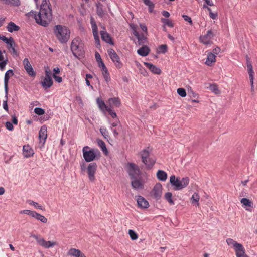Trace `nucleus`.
Listing matches in <instances>:
<instances>
[{"label": "nucleus", "mask_w": 257, "mask_h": 257, "mask_svg": "<svg viewBox=\"0 0 257 257\" xmlns=\"http://www.w3.org/2000/svg\"><path fill=\"white\" fill-rule=\"evenodd\" d=\"M133 31V34L137 38V43L139 45H144L147 42V35L144 33H139L137 30V26L134 24L130 25Z\"/></svg>", "instance_id": "6e6552de"}, {"label": "nucleus", "mask_w": 257, "mask_h": 257, "mask_svg": "<svg viewBox=\"0 0 257 257\" xmlns=\"http://www.w3.org/2000/svg\"><path fill=\"white\" fill-rule=\"evenodd\" d=\"M27 203L31 205H33L35 208L43 210V207L41 205H39L38 203L35 202L32 200H29Z\"/></svg>", "instance_id": "37998d69"}, {"label": "nucleus", "mask_w": 257, "mask_h": 257, "mask_svg": "<svg viewBox=\"0 0 257 257\" xmlns=\"http://www.w3.org/2000/svg\"><path fill=\"white\" fill-rule=\"evenodd\" d=\"M177 91L178 94L181 97H184L186 96V92L185 89L184 88H179L177 89Z\"/></svg>", "instance_id": "de8ad7c7"}, {"label": "nucleus", "mask_w": 257, "mask_h": 257, "mask_svg": "<svg viewBox=\"0 0 257 257\" xmlns=\"http://www.w3.org/2000/svg\"><path fill=\"white\" fill-rule=\"evenodd\" d=\"M90 23L93 31V36L95 39V42L96 45V47L98 48L100 47V40L98 36V32L97 30V26L94 19L91 17L90 19Z\"/></svg>", "instance_id": "9b49d317"}, {"label": "nucleus", "mask_w": 257, "mask_h": 257, "mask_svg": "<svg viewBox=\"0 0 257 257\" xmlns=\"http://www.w3.org/2000/svg\"><path fill=\"white\" fill-rule=\"evenodd\" d=\"M137 203L139 207L142 208H147L149 206L148 202L143 197L139 196L137 199Z\"/></svg>", "instance_id": "b1692460"}, {"label": "nucleus", "mask_w": 257, "mask_h": 257, "mask_svg": "<svg viewBox=\"0 0 257 257\" xmlns=\"http://www.w3.org/2000/svg\"><path fill=\"white\" fill-rule=\"evenodd\" d=\"M53 78L55 81L58 83H61L62 81V78L61 77L58 76L55 74H53Z\"/></svg>", "instance_id": "052dcab7"}, {"label": "nucleus", "mask_w": 257, "mask_h": 257, "mask_svg": "<svg viewBox=\"0 0 257 257\" xmlns=\"http://www.w3.org/2000/svg\"><path fill=\"white\" fill-rule=\"evenodd\" d=\"M23 64L25 70L28 75L30 76L35 77L36 73L34 72L31 64H30L28 58H25L23 60Z\"/></svg>", "instance_id": "dca6fc26"}, {"label": "nucleus", "mask_w": 257, "mask_h": 257, "mask_svg": "<svg viewBox=\"0 0 257 257\" xmlns=\"http://www.w3.org/2000/svg\"><path fill=\"white\" fill-rule=\"evenodd\" d=\"M150 49L146 45H143L141 48L137 50L139 55L142 56H146L150 52Z\"/></svg>", "instance_id": "cd10ccee"}, {"label": "nucleus", "mask_w": 257, "mask_h": 257, "mask_svg": "<svg viewBox=\"0 0 257 257\" xmlns=\"http://www.w3.org/2000/svg\"><path fill=\"white\" fill-rule=\"evenodd\" d=\"M95 58H96V59L97 61L98 62V64L100 62H102L101 57H100V55L98 52L95 53Z\"/></svg>", "instance_id": "e2e57ef3"}, {"label": "nucleus", "mask_w": 257, "mask_h": 257, "mask_svg": "<svg viewBox=\"0 0 257 257\" xmlns=\"http://www.w3.org/2000/svg\"><path fill=\"white\" fill-rule=\"evenodd\" d=\"M246 65L247 67V71L249 74V77H254V72L253 70V67L252 66L251 61H250V59L247 56H246Z\"/></svg>", "instance_id": "c85d7f7f"}, {"label": "nucleus", "mask_w": 257, "mask_h": 257, "mask_svg": "<svg viewBox=\"0 0 257 257\" xmlns=\"http://www.w3.org/2000/svg\"><path fill=\"white\" fill-rule=\"evenodd\" d=\"M182 17L183 18L184 20L185 21L188 22L190 25L193 24V22L191 17L186 15H183Z\"/></svg>", "instance_id": "603ef678"}, {"label": "nucleus", "mask_w": 257, "mask_h": 257, "mask_svg": "<svg viewBox=\"0 0 257 257\" xmlns=\"http://www.w3.org/2000/svg\"><path fill=\"white\" fill-rule=\"evenodd\" d=\"M13 74H14V73H13V70L10 69V70H8L6 72L5 75L4 85H5V92L6 93V98L7 97V95L8 90V85L9 80L10 78L12 76H13Z\"/></svg>", "instance_id": "aec40b11"}, {"label": "nucleus", "mask_w": 257, "mask_h": 257, "mask_svg": "<svg viewBox=\"0 0 257 257\" xmlns=\"http://www.w3.org/2000/svg\"><path fill=\"white\" fill-rule=\"evenodd\" d=\"M54 33L57 39L62 43L67 42L69 39L70 31L65 26L61 25L55 26Z\"/></svg>", "instance_id": "f03ea898"}, {"label": "nucleus", "mask_w": 257, "mask_h": 257, "mask_svg": "<svg viewBox=\"0 0 257 257\" xmlns=\"http://www.w3.org/2000/svg\"><path fill=\"white\" fill-rule=\"evenodd\" d=\"M220 51V48L219 47H216L215 48H214L213 50V52L212 53H213L214 54H218Z\"/></svg>", "instance_id": "338daca9"}, {"label": "nucleus", "mask_w": 257, "mask_h": 257, "mask_svg": "<svg viewBox=\"0 0 257 257\" xmlns=\"http://www.w3.org/2000/svg\"><path fill=\"white\" fill-rule=\"evenodd\" d=\"M97 169V165L95 163H90L87 168V173L89 179L90 181H94L95 178V174Z\"/></svg>", "instance_id": "f8f14e48"}, {"label": "nucleus", "mask_w": 257, "mask_h": 257, "mask_svg": "<svg viewBox=\"0 0 257 257\" xmlns=\"http://www.w3.org/2000/svg\"><path fill=\"white\" fill-rule=\"evenodd\" d=\"M171 184L175 187V190H181L186 187L189 183V179L188 177L183 178L181 180L176 178L175 175H172L170 178Z\"/></svg>", "instance_id": "39448f33"}, {"label": "nucleus", "mask_w": 257, "mask_h": 257, "mask_svg": "<svg viewBox=\"0 0 257 257\" xmlns=\"http://www.w3.org/2000/svg\"><path fill=\"white\" fill-rule=\"evenodd\" d=\"M6 53L5 50H0V61L5 60L4 54Z\"/></svg>", "instance_id": "0e129e2a"}, {"label": "nucleus", "mask_w": 257, "mask_h": 257, "mask_svg": "<svg viewBox=\"0 0 257 257\" xmlns=\"http://www.w3.org/2000/svg\"><path fill=\"white\" fill-rule=\"evenodd\" d=\"M109 107L111 109L113 107H119L121 104L120 100L118 97H113L109 98L107 101Z\"/></svg>", "instance_id": "a211bd4d"}, {"label": "nucleus", "mask_w": 257, "mask_h": 257, "mask_svg": "<svg viewBox=\"0 0 257 257\" xmlns=\"http://www.w3.org/2000/svg\"><path fill=\"white\" fill-rule=\"evenodd\" d=\"M96 12L98 16L102 17L104 15V12L102 9V5L98 4L96 6Z\"/></svg>", "instance_id": "79ce46f5"}, {"label": "nucleus", "mask_w": 257, "mask_h": 257, "mask_svg": "<svg viewBox=\"0 0 257 257\" xmlns=\"http://www.w3.org/2000/svg\"><path fill=\"white\" fill-rule=\"evenodd\" d=\"M79 251L80 250L79 249L71 248L68 251L67 255L73 257H76Z\"/></svg>", "instance_id": "4c0bfd02"}, {"label": "nucleus", "mask_w": 257, "mask_h": 257, "mask_svg": "<svg viewBox=\"0 0 257 257\" xmlns=\"http://www.w3.org/2000/svg\"><path fill=\"white\" fill-rule=\"evenodd\" d=\"M33 218H35L38 220L40 221L41 222L46 223L47 222V219L43 215L39 214L36 212L35 214L34 215Z\"/></svg>", "instance_id": "f704fd0d"}, {"label": "nucleus", "mask_w": 257, "mask_h": 257, "mask_svg": "<svg viewBox=\"0 0 257 257\" xmlns=\"http://www.w3.org/2000/svg\"><path fill=\"white\" fill-rule=\"evenodd\" d=\"M209 89L215 94H219L220 93V91L219 89L218 85L215 83L210 84Z\"/></svg>", "instance_id": "c9c22d12"}, {"label": "nucleus", "mask_w": 257, "mask_h": 257, "mask_svg": "<svg viewBox=\"0 0 257 257\" xmlns=\"http://www.w3.org/2000/svg\"><path fill=\"white\" fill-rule=\"evenodd\" d=\"M200 199V196L197 193H194L192 196L190 200L192 204H195L197 206H199V201Z\"/></svg>", "instance_id": "2f4dec72"}, {"label": "nucleus", "mask_w": 257, "mask_h": 257, "mask_svg": "<svg viewBox=\"0 0 257 257\" xmlns=\"http://www.w3.org/2000/svg\"><path fill=\"white\" fill-rule=\"evenodd\" d=\"M99 67L102 71V74L107 84L110 82L111 78L108 69L103 62L99 63Z\"/></svg>", "instance_id": "2eb2a0df"}, {"label": "nucleus", "mask_w": 257, "mask_h": 257, "mask_svg": "<svg viewBox=\"0 0 257 257\" xmlns=\"http://www.w3.org/2000/svg\"><path fill=\"white\" fill-rule=\"evenodd\" d=\"M128 234L132 240H136L138 238V234L132 230H128Z\"/></svg>", "instance_id": "49530a36"}, {"label": "nucleus", "mask_w": 257, "mask_h": 257, "mask_svg": "<svg viewBox=\"0 0 257 257\" xmlns=\"http://www.w3.org/2000/svg\"><path fill=\"white\" fill-rule=\"evenodd\" d=\"M226 241L229 246L234 249L236 257H249L246 254L245 249L242 244L230 238H227Z\"/></svg>", "instance_id": "7ed1b4c3"}, {"label": "nucleus", "mask_w": 257, "mask_h": 257, "mask_svg": "<svg viewBox=\"0 0 257 257\" xmlns=\"http://www.w3.org/2000/svg\"><path fill=\"white\" fill-rule=\"evenodd\" d=\"M160 51L162 53H165L167 51V47L166 45H161L160 47Z\"/></svg>", "instance_id": "6e6d98bb"}, {"label": "nucleus", "mask_w": 257, "mask_h": 257, "mask_svg": "<svg viewBox=\"0 0 257 257\" xmlns=\"http://www.w3.org/2000/svg\"><path fill=\"white\" fill-rule=\"evenodd\" d=\"M53 82L51 77H45L41 82V84L44 89H47L52 86Z\"/></svg>", "instance_id": "412c9836"}, {"label": "nucleus", "mask_w": 257, "mask_h": 257, "mask_svg": "<svg viewBox=\"0 0 257 257\" xmlns=\"http://www.w3.org/2000/svg\"><path fill=\"white\" fill-rule=\"evenodd\" d=\"M98 145L100 147V148L101 149L102 151L104 153V154L105 155H107L108 154V150L106 147V145L104 141L101 140H99L97 141Z\"/></svg>", "instance_id": "72a5a7b5"}, {"label": "nucleus", "mask_w": 257, "mask_h": 257, "mask_svg": "<svg viewBox=\"0 0 257 257\" xmlns=\"http://www.w3.org/2000/svg\"><path fill=\"white\" fill-rule=\"evenodd\" d=\"M166 200L170 205H174V202L172 199V194L171 192H167L165 194Z\"/></svg>", "instance_id": "58836bf2"}, {"label": "nucleus", "mask_w": 257, "mask_h": 257, "mask_svg": "<svg viewBox=\"0 0 257 257\" xmlns=\"http://www.w3.org/2000/svg\"><path fill=\"white\" fill-rule=\"evenodd\" d=\"M6 4L15 6H19L20 5V2L19 0H7Z\"/></svg>", "instance_id": "a18cd8bd"}, {"label": "nucleus", "mask_w": 257, "mask_h": 257, "mask_svg": "<svg viewBox=\"0 0 257 257\" xmlns=\"http://www.w3.org/2000/svg\"><path fill=\"white\" fill-rule=\"evenodd\" d=\"M143 163L146 165L147 169H151L156 162V160L153 158L149 157L147 159H145Z\"/></svg>", "instance_id": "bb28decb"}, {"label": "nucleus", "mask_w": 257, "mask_h": 257, "mask_svg": "<svg viewBox=\"0 0 257 257\" xmlns=\"http://www.w3.org/2000/svg\"><path fill=\"white\" fill-rule=\"evenodd\" d=\"M3 108L6 111H8V106L7 104V99L6 100L4 101L3 102Z\"/></svg>", "instance_id": "69168bd1"}, {"label": "nucleus", "mask_w": 257, "mask_h": 257, "mask_svg": "<svg viewBox=\"0 0 257 257\" xmlns=\"http://www.w3.org/2000/svg\"><path fill=\"white\" fill-rule=\"evenodd\" d=\"M161 22L169 27L172 28L174 27V23H173L172 21L169 19L162 18Z\"/></svg>", "instance_id": "a19ab883"}, {"label": "nucleus", "mask_w": 257, "mask_h": 257, "mask_svg": "<svg viewBox=\"0 0 257 257\" xmlns=\"http://www.w3.org/2000/svg\"><path fill=\"white\" fill-rule=\"evenodd\" d=\"M5 43L8 45V46L12 47V45H15L14 41L12 37L8 38V41H6Z\"/></svg>", "instance_id": "5fc2aeb1"}, {"label": "nucleus", "mask_w": 257, "mask_h": 257, "mask_svg": "<svg viewBox=\"0 0 257 257\" xmlns=\"http://www.w3.org/2000/svg\"><path fill=\"white\" fill-rule=\"evenodd\" d=\"M36 212L34 211H31L30 210H23L20 212V214H25L28 215H30V216L33 217L34 215L35 214Z\"/></svg>", "instance_id": "c03bdc74"}, {"label": "nucleus", "mask_w": 257, "mask_h": 257, "mask_svg": "<svg viewBox=\"0 0 257 257\" xmlns=\"http://www.w3.org/2000/svg\"><path fill=\"white\" fill-rule=\"evenodd\" d=\"M209 16L211 18L214 20L217 19L218 14L217 13H213L212 12H210V13H209Z\"/></svg>", "instance_id": "13d9d810"}, {"label": "nucleus", "mask_w": 257, "mask_h": 257, "mask_svg": "<svg viewBox=\"0 0 257 257\" xmlns=\"http://www.w3.org/2000/svg\"><path fill=\"white\" fill-rule=\"evenodd\" d=\"M127 172L131 179L139 178L141 176V172L139 166L132 163H128L127 165Z\"/></svg>", "instance_id": "0eeeda50"}, {"label": "nucleus", "mask_w": 257, "mask_h": 257, "mask_svg": "<svg viewBox=\"0 0 257 257\" xmlns=\"http://www.w3.org/2000/svg\"><path fill=\"white\" fill-rule=\"evenodd\" d=\"M100 35L102 40L107 43L113 44L112 39L109 34L105 31H101Z\"/></svg>", "instance_id": "393cba45"}, {"label": "nucleus", "mask_w": 257, "mask_h": 257, "mask_svg": "<svg viewBox=\"0 0 257 257\" xmlns=\"http://www.w3.org/2000/svg\"><path fill=\"white\" fill-rule=\"evenodd\" d=\"M9 50L14 54H16L17 51L14 47V45H12V47L8 46Z\"/></svg>", "instance_id": "680f3d73"}, {"label": "nucleus", "mask_w": 257, "mask_h": 257, "mask_svg": "<svg viewBox=\"0 0 257 257\" xmlns=\"http://www.w3.org/2000/svg\"><path fill=\"white\" fill-rule=\"evenodd\" d=\"M48 2H49V0L42 1L39 13L35 16L36 22L44 26L47 25L52 18L51 10Z\"/></svg>", "instance_id": "f257e3e1"}, {"label": "nucleus", "mask_w": 257, "mask_h": 257, "mask_svg": "<svg viewBox=\"0 0 257 257\" xmlns=\"http://www.w3.org/2000/svg\"><path fill=\"white\" fill-rule=\"evenodd\" d=\"M157 178L158 180L162 181H165L167 178V174L164 171L159 170L157 172Z\"/></svg>", "instance_id": "c756f323"}, {"label": "nucleus", "mask_w": 257, "mask_h": 257, "mask_svg": "<svg viewBox=\"0 0 257 257\" xmlns=\"http://www.w3.org/2000/svg\"><path fill=\"white\" fill-rule=\"evenodd\" d=\"M34 112L36 114H37L39 115H41L45 113V111H44V109H43L41 108H38V107H36L35 108Z\"/></svg>", "instance_id": "09e8293b"}, {"label": "nucleus", "mask_w": 257, "mask_h": 257, "mask_svg": "<svg viewBox=\"0 0 257 257\" xmlns=\"http://www.w3.org/2000/svg\"><path fill=\"white\" fill-rule=\"evenodd\" d=\"M83 156L87 162H90L94 161L97 156V153L99 152L94 149H90L86 146L83 148L82 149Z\"/></svg>", "instance_id": "423d86ee"}, {"label": "nucleus", "mask_w": 257, "mask_h": 257, "mask_svg": "<svg viewBox=\"0 0 257 257\" xmlns=\"http://www.w3.org/2000/svg\"><path fill=\"white\" fill-rule=\"evenodd\" d=\"M106 111L109 113V115H110L113 118H115L117 117L116 113L113 111L110 107H109Z\"/></svg>", "instance_id": "3c124183"}, {"label": "nucleus", "mask_w": 257, "mask_h": 257, "mask_svg": "<svg viewBox=\"0 0 257 257\" xmlns=\"http://www.w3.org/2000/svg\"><path fill=\"white\" fill-rule=\"evenodd\" d=\"M240 202L244 206L249 207H253L252 202L250 200H249L248 199L243 198L241 199V200H240Z\"/></svg>", "instance_id": "e433bc0d"}, {"label": "nucleus", "mask_w": 257, "mask_h": 257, "mask_svg": "<svg viewBox=\"0 0 257 257\" xmlns=\"http://www.w3.org/2000/svg\"><path fill=\"white\" fill-rule=\"evenodd\" d=\"M131 182L132 187L134 189L142 188L144 186V183L141 179V176L139 178L132 179Z\"/></svg>", "instance_id": "5701e85b"}, {"label": "nucleus", "mask_w": 257, "mask_h": 257, "mask_svg": "<svg viewBox=\"0 0 257 257\" xmlns=\"http://www.w3.org/2000/svg\"><path fill=\"white\" fill-rule=\"evenodd\" d=\"M6 128L10 131H12L14 129V127L12 123L9 121L6 122Z\"/></svg>", "instance_id": "4d7b16f0"}, {"label": "nucleus", "mask_w": 257, "mask_h": 257, "mask_svg": "<svg viewBox=\"0 0 257 257\" xmlns=\"http://www.w3.org/2000/svg\"><path fill=\"white\" fill-rule=\"evenodd\" d=\"M100 132L105 138L108 137V132L106 128H100Z\"/></svg>", "instance_id": "864d4df0"}, {"label": "nucleus", "mask_w": 257, "mask_h": 257, "mask_svg": "<svg viewBox=\"0 0 257 257\" xmlns=\"http://www.w3.org/2000/svg\"><path fill=\"white\" fill-rule=\"evenodd\" d=\"M162 193V186L160 183H157L151 192V195L157 200L160 198Z\"/></svg>", "instance_id": "ddd939ff"}, {"label": "nucleus", "mask_w": 257, "mask_h": 257, "mask_svg": "<svg viewBox=\"0 0 257 257\" xmlns=\"http://www.w3.org/2000/svg\"><path fill=\"white\" fill-rule=\"evenodd\" d=\"M214 36V34L211 30L207 31L206 33L202 35L199 37L201 43L204 45H208L212 44V39Z\"/></svg>", "instance_id": "9d476101"}, {"label": "nucleus", "mask_w": 257, "mask_h": 257, "mask_svg": "<svg viewBox=\"0 0 257 257\" xmlns=\"http://www.w3.org/2000/svg\"><path fill=\"white\" fill-rule=\"evenodd\" d=\"M7 29L10 32H13V31H17L20 29L19 26L16 25L14 22H10L8 23Z\"/></svg>", "instance_id": "7c9ffc66"}, {"label": "nucleus", "mask_w": 257, "mask_h": 257, "mask_svg": "<svg viewBox=\"0 0 257 257\" xmlns=\"http://www.w3.org/2000/svg\"><path fill=\"white\" fill-rule=\"evenodd\" d=\"M39 137L40 142L44 144L47 137V130L46 126L43 125L41 127L39 131Z\"/></svg>", "instance_id": "6ab92c4d"}, {"label": "nucleus", "mask_w": 257, "mask_h": 257, "mask_svg": "<svg viewBox=\"0 0 257 257\" xmlns=\"http://www.w3.org/2000/svg\"><path fill=\"white\" fill-rule=\"evenodd\" d=\"M23 154L24 157L30 158L34 155V151L30 145H24L23 147Z\"/></svg>", "instance_id": "f3484780"}, {"label": "nucleus", "mask_w": 257, "mask_h": 257, "mask_svg": "<svg viewBox=\"0 0 257 257\" xmlns=\"http://www.w3.org/2000/svg\"><path fill=\"white\" fill-rule=\"evenodd\" d=\"M71 50L73 54L76 57L84 54V44L81 39L79 37L74 38L71 44Z\"/></svg>", "instance_id": "20e7f679"}, {"label": "nucleus", "mask_w": 257, "mask_h": 257, "mask_svg": "<svg viewBox=\"0 0 257 257\" xmlns=\"http://www.w3.org/2000/svg\"><path fill=\"white\" fill-rule=\"evenodd\" d=\"M32 237L37 241V243L43 247L49 248L54 246L57 244L55 241H46L43 238L37 235H33Z\"/></svg>", "instance_id": "1a4fd4ad"}, {"label": "nucleus", "mask_w": 257, "mask_h": 257, "mask_svg": "<svg viewBox=\"0 0 257 257\" xmlns=\"http://www.w3.org/2000/svg\"><path fill=\"white\" fill-rule=\"evenodd\" d=\"M98 104L100 109L103 111H106L109 108L108 105L105 104L102 100H98Z\"/></svg>", "instance_id": "ea45409f"}, {"label": "nucleus", "mask_w": 257, "mask_h": 257, "mask_svg": "<svg viewBox=\"0 0 257 257\" xmlns=\"http://www.w3.org/2000/svg\"><path fill=\"white\" fill-rule=\"evenodd\" d=\"M140 154L141 156L142 161H143L150 157V151H149V148L145 149L140 152Z\"/></svg>", "instance_id": "473e14b6"}, {"label": "nucleus", "mask_w": 257, "mask_h": 257, "mask_svg": "<svg viewBox=\"0 0 257 257\" xmlns=\"http://www.w3.org/2000/svg\"><path fill=\"white\" fill-rule=\"evenodd\" d=\"M144 65L147 67L149 70L154 74H160L161 73V69L156 67V66L153 65L152 64L148 62H145Z\"/></svg>", "instance_id": "4be33fe9"}, {"label": "nucleus", "mask_w": 257, "mask_h": 257, "mask_svg": "<svg viewBox=\"0 0 257 257\" xmlns=\"http://www.w3.org/2000/svg\"><path fill=\"white\" fill-rule=\"evenodd\" d=\"M119 122V120L118 119H116L113 122L111 123V126L112 127L116 126Z\"/></svg>", "instance_id": "774afa93"}, {"label": "nucleus", "mask_w": 257, "mask_h": 257, "mask_svg": "<svg viewBox=\"0 0 257 257\" xmlns=\"http://www.w3.org/2000/svg\"><path fill=\"white\" fill-rule=\"evenodd\" d=\"M216 61V56L213 53L210 52L207 54V58L205 63L207 66H211L212 63Z\"/></svg>", "instance_id": "a878e982"}, {"label": "nucleus", "mask_w": 257, "mask_h": 257, "mask_svg": "<svg viewBox=\"0 0 257 257\" xmlns=\"http://www.w3.org/2000/svg\"><path fill=\"white\" fill-rule=\"evenodd\" d=\"M8 63V59H6L5 60L0 61V70L3 71L4 70L6 65Z\"/></svg>", "instance_id": "8fccbe9b"}, {"label": "nucleus", "mask_w": 257, "mask_h": 257, "mask_svg": "<svg viewBox=\"0 0 257 257\" xmlns=\"http://www.w3.org/2000/svg\"><path fill=\"white\" fill-rule=\"evenodd\" d=\"M140 26L142 31L145 33V34L147 35V28L146 26L144 24H140Z\"/></svg>", "instance_id": "bf43d9fd"}, {"label": "nucleus", "mask_w": 257, "mask_h": 257, "mask_svg": "<svg viewBox=\"0 0 257 257\" xmlns=\"http://www.w3.org/2000/svg\"><path fill=\"white\" fill-rule=\"evenodd\" d=\"M109 55L112 61L115 63L116 66L118 68H120L122 64L121 63L119 58L115 51L113 49H110L108 51Z\"/></svg>", "instance_id": "4468645a"}]
</instances>
